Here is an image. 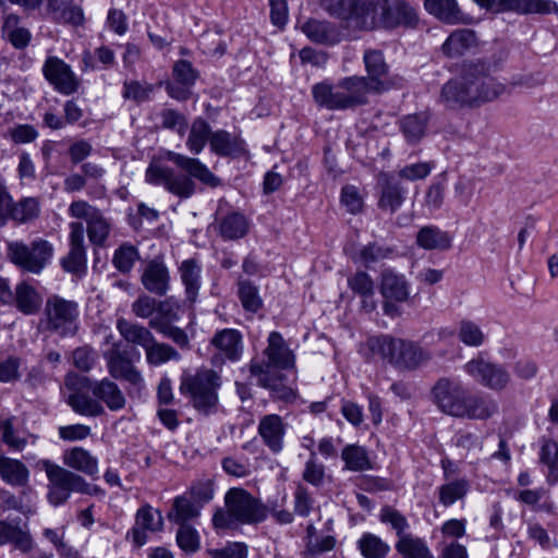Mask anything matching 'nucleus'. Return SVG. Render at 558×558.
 <instances>
[{
    "mask_svg": "<svg viewBox=\"0 0 558 558\" xmlns=\"http://www.w3.org/2000/svg\"><path fill=\"white\" fill-rule=\"evenodd\" d=\"M507 92V86L490 74L485 63L465 66L459 77L448 81L441 88L440 102L451 110L476 108L494 101Z\"/></svg>",
    "mask_w": 558,
    "mask_h": 558,
    "instance_id": "f257e3e1",
    "label": "nucleus"
},
{
    "mask_svg": "<svg viewBox=\"0 0 558 558\" xmlns=\"http://www.w3.org/2000/svg\"><path fill=\"white\" fill-rule=\"evenodd\" d=\"M166 158L185 173H179L167 166L151 163L146 170L148 183L162 185L169 193L184 199L190 198L196 191L193 179L213 189L221 184V179L197 158L172 150L166 153Z\"/></svg>",
    "mask_w": 558,
    "mask_h": 558,
    "instance_id": "f03ea898",
    "label": "nucleus"
},
{
    "mask_svg": "<svg viewBox=\"0 0 558 558\" xmlns=\"http://www.w3.org/2000/svg\"><path fill=\"white\" fill-rule=\"evenodd\" d=\"M267 518V508L260 499L242 487H232L225 495V509L213 515L215 529H231L236 524H258Z\"/></svg>",
    "mask_w": 558,
    "mask_h": 558,
    "instance_id": "7ed1b4c3",
    "label": "nucleus"
},
{
    "mask_svg": "<svg viewBox=\"0 0 558 558\" xmlns=\"http://www.w3.org/2000/svg\"><path fill=\"white\" fill-rule=\"evenodd\" d=\"M364 76H349L337 84L317 83L312 87L316 104L328 110H347L363 106L373 93Z\"/></svg>",
    "mask_w": 558,
    "mask_h": 558,
    "instance_id": "20e7f679",
    "label": "nucleus"
},
{
    "mask_svg": "<svg viewBox=\"0 0 558 558\" xmlns=\"http://www.w3.org/2000/svg\"><path fill=\"white\" fill-rule=\"evenodd\" d=\"M37 466L46 472L48 478L47 500L53 507L64 505L72 493L89 496L104 493L100 487L86 482L80 474L48 459L38 461Z\"/></svg>",
    "mask_w": 558,
    "mask_h": 558,
    "instance_id": "39448f33",
    "label": "nucleus"
},
{
    "mask_svg": "<svg viewBox=\"0 0 558 558\" xmlns=\"http://www.w3.org/2000/svg\"><path fill=\"white\" fill-rule=\"evenodd\" d=\"M80 306L73 300L58 294L47 298L39 326L43 330L61 338L73 337L80 326Z\"/></svg>",
    "mask_w": 558,
    "mask_h": 558,
    "instance_id": "423d86ee",
    "label": "nucleus"
},
{
    "mask_svg": "<svg viewBox=\"0 0 558 558\" xmlns=\"http://www.w3.org/2000/svg\"><path fill=\"white\" fill-rule=\"evenodd\" d=\"M54 253L52 243L36 238L26 243L21 240L7 242V258L23 272L39 275L51 262Z\"/></svg>",
    "mask_w": 558,
    "mask_h": 558,
    "instance_id": "0eeeda50",
    "label": "nucleus"
},
{
    "mask_svg": "<svg viewBox=\"0 0 558 558\" xmlns=\"http://www.w3.org/2000/svg\"><path fill=\"white\" fill-rule=\"evenodd\" d=\"M220 376L213 369L201 368L194 375L182 378L181 391L189 393L193 407L204 415L217 411Z\"/></svg>",
    "mask_w": 558,
    "mask_h": 558,
    "instance_id": "6e6552de",
    "label": "nucleus"
},
{
    "mask_svg": "<svg viewBox=\"0 0 558 558\" xmlns=\"http://www.w3.org/2000/svg\"><path fill=\"white\" fill-rule=\"evenodd\" d=\"M133 354L137 360L140 359V353L136 350L121 349L118 343L104 353L107 371L111 378L130 385L129 396H132L133 391L140 393L145 387L142 373L134 365Z\"/></svg>",
    "mask_w": 558,
    "mask_h": 558,
    "instance_id": "1a4fd4ad",
    "label": "nucleus"
},
{
    "mask_svg": "<svg viewBox=\"0 0 558 558\" xmlns=\"http://www.w3.org/2000/svg\"><path fill=\"white\" fill-rule=\"evenodd\" d=\"M469 390L456 378H440L433 387V400L445 414L460 418Z\"/></svg>",
    "mask_w": 558,
    "mask_h": 558,
    "instance_id": "9d476101",
    "label": "nucleus"
},
{
    "mask_svg": "<svg viewBox=\"0 0 558 558\" xmlns=\"http://www.w3.org/2000/svg\"><path fill=\"white\" fill-rule=\"evenodd\" d=\"M379 7L378 26L395 29L399 26L415 28L418 14L414 7L404 0H377Z\"/></svg>",
    "mask_w": 558,
    "mask_h": 558,
    "instance_id": "9b49d317",
    "label": "nucleus"
},
{
    "mask_svg": "<svg viewBox=\"0 0 558 558\" xmlns=\"http://www.w3.org/2000/svg\"><path fill=\"white\" fill-rule=\"evenodd\" d=\"M464 371L476 383L495 391L505 389L510 381V374L504 366L483 359L469 361L464 365Z\"/></svg>",
    "mask_w": 558,
    "mask_h": 558,
    "instance_id": "f8f14e48",
    "label": "nucleus"
},
{
    "mask_svg": "<svg viewBox=\"0 0 558 558\" xmlns=\"http://www.w3.org/2000/svg\"><path fill=\"white\" fill-rule=\"evenodd\" d=\"M141 283L147 292L156 296H165L170 291V270L162 256H155L144 263Z\"/></svg>",
    "mask_w": 558,
    "mask_h": 558,
    "instance_id": "ddd939ff",
    "label": "nucleus"
},
{
    "mask_svg": "<svg viewBox=\"0 0 558 558\" xmlns=\"http://www.w3.org/2000/svg\"><path fill=\"white\" fill-rule=\"evenodd\" d=\"M377 206L384 211L396 213L404 203L407 189L389 172L377 175Z\"/></svg>",
    "mask_w": 558,
    "mask_h": 558,
    "instance_id": "4468645a",
    "label": "nucleus"
},
{
    "mask_svg": "<svg viewBox=\"0 0 558 558\" xmlns=\"http://www.w3.org/2000/svg\"><path fill=\"white\" fill-rule=\"evenodd\" d=\"M43 72L46 80L61 94L71 95L78 89L80 81L71 66L58 57L47 58Z\"/></svg>",
    "mask_w": 558,
    "mask_h": 558,
    "instance_id": "2eb2a0df",
    "label": "nucleus"
},
{
    "mask_svg": "<svg viewBox=\"0 0 558 558\" xmlns=\"http://www.w3.org/2000/svg\"><path fill=\"white\" fill-rule=\"evenodd\" d=\"M209 150L215 156L230 159H248L250 151L246 142L240 134L230 133L227 130H214Z\"/></svg>",
    "mask_w": 558,
    "mask_h": 558,
    "instance_id": "dca6fc26",
    "label": "nucleus"
},
{
    "mask_svg": "<svg viewBox=\"0 0 558 558\" xmlns=\"http://www.w3.org/2000/svg\"><path fill=\"white\" fill-rule=\"evenodd\" d=\"M70 251L60 264L64 271L74 275H83L86 271V250L84 246L85 229L82 222L75 221L69 225Z\"/></svg>",
    "mask_w": 558,
    "mask_h": 558,
    "instance_id": "f3484780",
    "label": "nucleus"
},
{
    "mask_svg": "<svg viewBox=\"0 0 558 558\" xmlns=\"http://www.w3.org/2000/svg\"><path fill=\"white\" fill-rule=\"evenodd\" d=\"M163 526V518L159 510L150 505H144L135 513V523L128 532L126 538L132 539L135 546L141 547L147 542L146 532H158Z\"/></svg>",
    "mask_w": 558,
    "mask_h": 558,
    "instance_id": "a211bd4d",
    "label": "nucleus"
},
{
    "mask_svg": "<svg viewBox=\"0 0 558 558\" xmlns=\"http://www.w3.org/2000/svg\"><path fill=\"white\" fill-rule=\"evenodd\" d=\"M345 26L354 31H367L378 26L377 0H352Z\"/></svg>",
    "mask_w": 558,
    "mask_h": 558,
    "instance_id": "6ab92c4d",
    "label": "nucleus"
},
{
    "mask_svg": "<svg viewBox=\"0 0 558 558\" xmlns=\"http://www.w3.org/2000/svg\"><path fill=\"white\" fill-rule=\"evenodd\" d=\"M287 424L279 414H266L260 417L257 426V434L263 444L274 454L283 450Z\"/></svg>",
    "mask_w": 558,
    "mask_h": 558,
    "instance_id": "aec40b11",
    "label": "nucleus"
},
{
    "mask_svg": "<svg viewBox=\"0 0 558 558\" xmlns=\"http://www.w3.org/2000/svg\"><path fill=\"white\" fill-rule=\"evenodd\" d=\"M250 372L253 376L258 377L259 386L269 389L275 398L287 402H291L296 399V391L291 387L283 385V376L270 373L268 366H264L259 362H252Z\"/></svg>",
    "mask_w": 558,
    "mask_h": 558,
    "instance_id": "412c9836",
    "label": "nucleus"
},
{
    "mask_svg": "<svg viewBox=\"0 0 558 558\" xmlns=\"http://www.w3.org/2000/svg\"><path fill=\"white\" fill-rule=\"evenodd\" d=\"M88 389L100 403H104L112 412H118L126 405L124 392L116 381L108 377L89 381Z\"/></svg>",
    "mask_w": 558,
    "mask_h": 558,
    "instance_id": "4be33fe9",
    "label": "nucleus"
},
{
    "mask_svg": "<svg viewBox=\"0 0 558 558\" xmlns=\"http://www.w3.org/2000/svg\"><path fill=\"white\" fill-rule=\"evenodd\" d=\"M265 355L267 357V363L262 364L264 366H268L270 373H272V367L280 369H288L294 367V354L288 348L282 336L278 331H271L269 333L268 345L265 349Z\"/></svg>",
    "mask_w": 558,
    "mask_h": 558,
    "instance_id": "5701e85b",
    "label": "nucleus"
},
{
    "mask_svg": "<svg viewBox=\"0 0 558 558\" xmlns=\"http://www.w3.org/2000/svg\"><path fill=\"white\" fill-rule=\"evenodd\" d=\"M499 411L497 401L486 393H468L460 418L487 421Z\"/></svg>",
    "mask_w": 558,
    "mask_h": 558,
    "instance_id": "b1692460",
    "label": "nucleus"
},
{
    "mask_svg": "<svg viewBox=\"0 0 558 558\" xmlns=\"http://www.w3.org/2000/svg\"><path fill=\"white\" fill-rule=\"evenodd\" d=\"M1 37L15 49L22 50L29 45L32 33L21 16L8 13L2 17Z\"/></svg>",
    "mask_w": 558,
    "mask_h": 558,
    "instance_id": "393cba45",
    "label": "nucleus"
},
{
    "mask_svg": "<svg viewBox=\"0 0 558 558\" xmlns=\"http://www.w3.org/2000/svg\"><path fill=\"white\" fill-rule=\"evenodd\" d=\"M180 280L184 287L185 301L194 304L202 287V264L192 257L181 262L178 267Z\"/></svg>",
    "mask_w": 558,
    "mask_h": 558,
    "instance_id": "a878e982",
    "label": "nucleus"
},
{
    "mask_svg": "<svg viewBox=\"0 0 558 558\" xmlns=\"http://www.w3.org/2000/svg\"><path fill=\"white\" fill-rule=\"evenodd\" d=\"M424 8L430 15L449 25L469 22L457 0H424Z\"/></svg>",
    "mask_w": 558,
    "mask_h": 558,
    "instance_id": "bb28decb",
    "label": "nucleus"
},
{
    "mask_svg": "<svg viewBox=\"0 0 558 558\" xmlns=\"http://www.w3.org/2000/svg\"><path fill=\"white\" fill-rule=\"evenodd\" d=\"M11 305L24 315H36L43 306V296L35 287L23 280L15 286Z\"/></svg>",
    "mask_w": 558,
    "mask_h": 558,
    "instance_id": "cd10ccee",
    "label": "nucleus"
},
{
    "mask_svg": "<svg viewBox=\"0 0 558 558\" xmlns=\"http://www.w3.org/2000/svg\"><path fill=\"white\" fill-rule=\"evenodd\" d=\"M364 63L368 76H364L369 89L373 93H380L386 89L384 78L388 74V66L384 54L379 50H369L364 53Z\"/></svg>",
    "mask_w": 558,
    "mask_h": 558,
    "instance_id": "c85d7f7f",
    "label": "nucleus"
},
{
    "mask_svg": "<svg viewBox=\"0 0 558 558\" xmlns=\"http://www.w3.org/2000/svg\"><path fill=\"white\" fill-rule=\"evenodd\" d=\"M301 31L311 41L320 45H335L341 39L338 27L325 20L308 19L302 24Z\"/></svg>",
    "mask_w": 558,
    "mask_h": 558,
    "instance_id": "c756f323",
    "label": "nucleus"
},
{
    "mask_svg": "<svg viewBox=\"0 0 558 558\" xmlns=\"http://www.w3.org/2000/svg\"><path fill=\"white\" fill-rule=\"evenodd\" d=\"M62 460L69 469L81 472L92 478L98 477V459L83 447H73L65 450L62 454Z\"/></svg>",
    "mask_w": 558,
    "mask_h": 558,
    "instance_id": "7c9ffc66",
    "label": "nucleus"
},
{
    "mask_svg": "<svg viewBox=\"0 0 558 558\" xmlns=\"http://www.w3.org/2000/svg\"><path fill=\"white\" fill-rule=\"evenodd\" d=\"M430 359V355L416 343L398 339L392 365L398 368L412 369Z\"/></svg>",
    "mask_w": 558,
    "mask_h": 558,
    "instance_id": "2f4dec72",
    "label": "nucleus"
},
{
    "mask_svg": "<svg viewBox=\"0 0 558 558\" xmlns=\"http://www.w3.org/2000/svg\"><path fill=\"white\" fill-rule=\"evenodd\" d=\"M210 343L231 362L239 361L243 352L242 335L235 329L217 331Z\"/></svg>",
    "mask_w": 558,
    "mask_h": 558,
    "instance_id": "473e14b6",
    "label": "nucleus"
},
{
    "mask_svg": "<svg viewBox=\"0 0 558 558\" xmlns=\"http://www.w3.org/2000/svg\"><path fill=\"white\" fill-rule=\"evenodd\" d=\"M398 339L399 338H393L390 335H379L369 337L364 344V349L366 350V359L381 360L392 365V361L397 350Z\"/></svg>",
    "mask_w": 558,
    "mask_h": 558,
    "instance_id": "72a5a7b5",
    "label": "nucleus"
},
{
    "mask_svg": "<svg viewBox=\"0 0 558 558\" xmlns=\"http://www.w3.org/2000/svg\"><path fill=\"white\" fill-rule=\"evenodd\" d=\"M415 242L427 251H446L452 245V236L437 226L429 225L417 231Z\"/></svg>",
    "mask_w": 558,
    "mask_h": 558,
    "instance_id": "f704fd0d",
    "label": "nucleus"
},
{
    "mask_svg": "<svg viewBox=\"0 0 558 558\" xmlns=\"http://www.w3.org/2000/svg\"><path fill=\"white\" fill-rule=\"evenodd\" d=\"M7 544H12L22 553H29L34 548V539L28 531L19 524L0 520V547Z\"/></svg>",
    "mask_w": 558,
    "mask_h": 558,
    "instance_id": "c9c22d12",
    "label": "nucleus"
},
{
    "mask_svg": "<svg viewBox=\"0 0 558 558\" xmlns=\"http://www.w3.org/2000/svg\"><path fill=\"white\" fill-rule=\"evenodd\" d=\"M380 293L386 300L405 302L410 294L405 277L391 269L384 270L380 281Z\"/></svg>",
    "mask_w": 558,
    "mask_h": 558,
    "instance_id": "e433bc0d",
    "label": "nucleus"
},
{
    "mask_svg": "<svg viewBox=\"0 0 558 558\" xmlns=\"http://www.w3.org/2000/svg\"><path fill=\"white\" fill-rule=\"evenodd\" d=\"M0 477L13 487H24L29 481V471L20 460L0 454Z\"/></svg>",
    "mask_w": 558,
    "mask_h": 558,
    "instance_id": "4c0bfd02",
    "label": "nucleus"
},
{
    "mask_svg": "<svg viewBox=\"0 0 558 558\" xmlns=\"http://www.w3.org/2000/svg\"><path fill=\"white\" fill-rule=\"evenodd\" d=\"M250 230V221L239 211L225 215L218 222V231L223 240L232 241L244 238Z\"/></svg>",
    "mask_w": 558,
    "mask_h": 558,
    "instance_id": "58836bf2",
    "label": "nucleus"
},
{
    "mask_svg": "<svg viewBox=\"0 0 558 558\" xmlns=\"http://www.w3.org/2000/svg\"><path fill=\"white\" fill-rule=\"evenodd\" d=\"M214 130L210 124L202 117H197L193 120L190 129L185 146L192 155H199L206 144L210 145V140Z\"/></svg>",
    "mask_w": 558,
    "mask_h": 558,
    "instance_id": "ea45409f",
    "label": "nucleus"
},
{
    "mask_svg": "<svg viewBox=\"0 0 558 558\" xmlns=\"http://www.w3.org/2000/svg\"><path fill=\"white\" fill-rule=\"evenodd\" d=\"M476 44V33L472 29L463 28L452 32L442 44V52L454 58L462 56L468 49Z\"/></svg>",
    "mask_w": 558,
    "mask_h": 558,
    "instance_id": "a19ab883",
    "label": "nucleus"
},
{
    "mask_svg": "<svg viewBox=\"0 0 558 558\" xmlns=\"http://www.w3.org/2000/svg\"><path fill=\"white\" fill-rule=\"evenodd\" d=\"M397 256L396 246L371 242L364 245L356 254L355 260L366 268L386 259H392Z\"/></svg>",
    "mask_w": 558,
    "mask_h": 558,
    "instance_id": "79ce46f5",
    "label": "nucleus"
},
{
    "mask_svg": "<svg viewBox=\"0 0 558 558\" xmlns=\"http://www.w3.org/2000/svg\"><path fill=\"white\" fill-rule=\"evenodd\" d=\"M201 509L189 496L181 495L173 499L168 512V520L179 525L187 524V521L198 518Z\"/></svg>",
    "mask_w": 558,
    "mask_h": 558,
    "instance_id": "37998d69",
    "label": "nucleus"
},
{
    "mask_svg": "<svg viewBox=\"0 0 558 558\" xmlns=\"http://www.w3.org/2000/svg\"><path fill=\"white\" fill-rule=\"evenodd\" d=\"M117 329L126 342L140 345L144 350L154 339V335L149 329L140 324L131 323L125 318L118 319Z\"/></svg>",
    "mask_w": 558,
    "mask_h": 558,
    "instance_id": "c03bdc74",
    "label": "nucleus"
},
{
    "mask_svg": "<svg viewBox=\"0 0 558 558\" xmlns=\"http://www.w3.org/2000/svg\"><path fill=\"white\" fill-rule=\"evenodd\" d=\"M66 403L80 415L97 417L105 413L104 405L94 396L73 392L66 398Z\"/></svg>",
    "mask_w": 558,
    "mask_h": 558,
    "instance_id": "a18cd8bd",
    "label": "nucleus"
},
{
    "mask_svg": "<svg viewBox=\"0 0 558 558\" xmlns=\"http://www.w3.org/2000/svg\"><path fill=\"white\" fill-rule=\"evenodd\" d=\"M40 213L39 202L36 197H23L17 203H12L8 210V220L19 223H28L38 218Z\"/></svg>",
    "mask_w": 558,
    "mask_h": 558,
    "instance_id": "49530a36",
    "label": "nucleus"
},
{
    "mask_svg": "<svg viewBox=\"0 0 558 558\" xmlns=\"http://www.w3.org/2000/svg\"><path fill=\"white\" fill-rule=\"evenodd\" d=\"M510 9L519 15L558 14V4L554 0H512Z\"/></svg>",
    "mask_w": 558,
    "mask_h": 558,
    "instance_id": "de8ad7c7",
    "label": "nucleus"
},
{
    "mask_svg": "<svg viewBox=\"0 0 558 558\" xmlns=\"http://www.w3.org/2000/svg\"><path fill=\"white\" fill-rule=\"evenodd\" d=\"M341 458L345 468L353 472H362L373 469L367 450L357 445H348L343 448Z\"/></svg>",
    "mask_w": 558,
    "mask_h": 558,
    "instance_id": "09e8293b",
    "label": "nucleus"
},
{
    "mask_svg": "<svg viewBox=\"0 0 558 558\" xmlns=\"http://www.w3.org/2000/svg\"><path fill=\"white\" fill-rule=\"evenodd\" d=\"M470 490V482L466 478L449 481L438 487L439 502L444 507H450L463 499Z\"/></svg>",
    "mask_w": 558,
    "mask_h": 558,
    "instance_id": "8fccbe9b",
    "label": "nucleus"
},
{
    "mask_svg": "<svg viewBox=\"0 0 558 558\" xmlns=\"http://www.w3.org/2000/svg\"><path fill=\"white\" fill-rule=\"evenodd\" d=\"M357 549L364 558H386L390 546L373 533H364L357 541Z\"/></svg>",
    "mask_w": 558,
    "mask_h": 558,
    "instance_id": "3c124183",
    "label": "nucleus"
},
{
    "mask_svg": "<svg viewBox=\"0 0 558 558\" xmlns=\"http://www.w3.org/2000/svg\"><path fill=\"white\" fill-rule=\"evenodd\" d=\"M427 123L428 116L421 112L402 118L400 126L409 143H417L424 136Z\"/></svg>",
    "mask_w": 558,
    "mask_h": 558,
    "instance_id": "603ef678",
    "label": "nucleus"
},
{
    "mask_svg": "<svg viewBox=\"0 0 558 558\" xmlns=\"http://www.w3.org/2000/svg\"><path fill=\"white\" fill-rule=\"evenodd\" d=\"M539 460L548 469L547 482L551 485L558 483V444L555 440H542Z\"/></svg>",
    "mask_w": 558,
    "mask_h": 558,
    "instance_id": "864d4df0",
    "label": "nucleus"
},
{
    "mask_svg": "<svg viewBox=\"0 0 558 558\" xmlns=\"http://www.w3.org/2000/svg\"><path fill=\"white\" fill-rule=\"evenodd\" d=\"M396 549L403 558H435L425 541L412 535L402 536Z\"/></svg>",
    "mask_w": 558,
    "mask_h": 558,
    "instance_id": "5fc2aeb1",
    "label": "nucleus"
},
{
    "mask_svg": "<svg viewBox=\"0 0 558 558\" xmlns=\"http://www.w3.org/2000/svg\"><path fill=\"white\" fill-rule=\"evenodd\" d=\"M111 231L110 221L101 214L94 213L87 221V235L89 241L97 246H102Z\"/></svg>",
    "mask_w": 558,
    "mask_h": 558,
    "instance_id": "6e6d98bb",
    "label": "nucleus"
},
{
    "mask_svg": "<svg viewBox=\"0 0 558 558\" xmlns=\"http://www.w3.org/2000/svg\"><path fill=\"white\" fill-rule=\"evenodd\" d=\"M140 257L137 247L124 242L114 251L112 264L120 272L129 274Z\"/></svg>",
    "mask_w": 558,
    "mask_h": 558,
    "instance_id": "4d7b16f0",
    "label": "nucleus"
},
{
    "mask_svg": "<svg viewBox=\"0 0 558 558\" xmlns=\"http://www.w3.org/2000/svg\"><path fill=\"white\" fill-rule=\"evenodd\" d=\"M146 360L151 365H161L168 361H179L180 353L167 343H159L154 338L145 350Z\"/></svg>",
    "mask_w": 558,
    "mask_h": 558,
    "instance_id": "13d9d810",
    "label": "nucleus"
},
{
    "mask_svg": "<svg viewBox=\"0 0 558 558\" xmlns=\"http://www.w3.org/2000/svg\"><path fill=\"white\" fill-rule=\"evenodd\" d=\"M238 288V295L244 310L256 313L263 305L258 288L248 280H240Z\"/></svg>",
    "mask_w": 558,
    "mask_h": 558,
    "instance_id": "bf43d9fd",
    "label": "nucleus"
},
{
    "mask_svg": "<svg viewBox=\"0 0 558 558\" xmlns=\"http://www.w3.org/2000/svg\"><path fill=\"white\" fill-rule=\"evenodd\" d=\"M175 541L180 549L185 554H195L201 548L198 532L189 524H181L177 531Z\"/></svg>",
    "mask_w": 558,
    "mask_h": 558,
    "instance_id": "052dcab7",
    "label": "nucleus"
},
{
    "mask_svg": "<svg viewBox=\"0 0 558 558\" xmlns=\"http://www.w3.org/2000/svg\"><path fill=\"white\" fill-rule=\"evenodd\" d=\"M379 520L385 524H389L396 531L399 539H401L402 536H411L410 534H405V531L409 529L407 518L393 507L384 506L380 509Z\"/></svg>",
    "mask_w": 558,
    "mask_h": 558,
    "instance_id": "680f3d73",
    "label": "nucleus"
},
{
    "mask_svg": "<svg viewBox=\"0 0 558 558\" xmlns=\"http://www.w3.org/2000/svg\"><path fill=\"white\" fill-rule=\"evenodd\" d=\"M446 185V177L441 174L426 190L424 204L429 210H438L442 206Z\"/></svg>",
    "mask_w": 558,
    "mask_h": 558,
    "instance_id": "e2e57ef3",
    "label": "nucleus"
},
{
    "mask_svg": "<svg viewBox=\"0 0 558 558\" xmlns=\"http://www.w3.org/2000/svg\"><path fill=\"white\" fill-rule=\"evenodd\" d=\"M153 90V84L141 83L140 81H125L123 83L122 97L140 104L148 100Z\"/></svg>",
    "mask_w": 558,
    "mask_h": 558,
    "instance_id": "0e129e2a",
    "label": "nucleus"
},
{
    "mask_svg": "<svg viewBox=\"0 0 558 558\" xmlns=\"http://www.w3.org/2000/svg\"><path fill=\"white\" fill-rule=\"evenodd\" d=\"M0 434L1 440L14 451H22L27 445V439L16 434L12 417L0 420Z\"/></svg>",
    "mask_w": 558,
    "mask_h": 558,
    "instance_id": "69168bd1",
    "label": "nucleus"
},
{
    "mask_svg": "<svg viewBox=\"0 0 558 558\" xmlns=\"http://www.w3.org/2000/svg\"><path fill=\"white\" fill-rule=\"evenodd\" d=\"M190 498L203 508L210 502L215 495L214 482L211 480H199L193 483L189 489Z\"/></svg>",
    "mask_w": 558,
    "mask_h": 558,
    "instance_id": "338daca9",
    "label": "nucleus"
},
{
    "mask_svg": "<svg viewBox=\"0 0 558 558\" xmlns=\"http://www.w3.org/2000/svg\"><path fill=\"white\" fill-rule=\"evenodd\" d=\"M458 337L465 345L480 347L485 340V335L477 324L471 320H462Z\"/></svg>",
    "mask_w": 558,
    "mask_h": 558,
    "instance_id": "774afa93",
    "label": "nucleus"
}]
</instances>
